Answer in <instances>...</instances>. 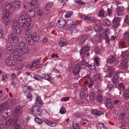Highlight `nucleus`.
Listing matches in <instances>:
<instances>
[{"label": "nucleus", "mask_w": 129, "mask_h": 129, "mask_svg": "<svg viewBox=\"0 0 129 129\" xmlns=\"http://www.w3.org/2000/svg\"><path fill=\"white\" fill-rule=\"evenodd\" d=\"M2 78L4 82H6L8 80L7 75L6 73L2 74Z\"/></svg>", "instance_id": "obj_44"}, {"label": "nucleus", "mask_w": 129, "mask_h": 129, "mask_svg": "<svg viewBox=\"0 0 129 129\" xmlns=\"http://www.w3.org/2000/svg\"><path fill=\"white\" fill-rule=\"evenodd\" d=\"M3 17L8 18L9 15V12L8 10H5L4 11L3 13Z\"/></svg>", "instance_id": "obj_41"}, {"label": "nucleus", "mask_w": 129, "mask_h": 129, "mask_svg": "<svg viewBox=\"0 0 129 129\" xmlns=\"http://www.w3.org/2000/svg\"><path fill=\"white\" fill-rule=\"evenodd\" d=\"M103 34H104V37H103V38L104 39L108 37V35L109 34V33L107 31L105 30V33H103Z\"/></svg>", "instance_id": "obj_60"}, {"label": "nucleus", "mask_w": 129, "mask_h": 129, "mask_svg": "<svg viewBox=\"0 0 129 129\" xmlns=\"http://www.w3.org/2000/svg\"><path fill=\"white\" fill-rule=\"evenodd\" d=\"M35 120L39 124H41L43 122V121L41 119L38 117L36 118L35 119Z\"/></svg>", "instance_id": "obj_53"}, {"label": "nucleus", "mask_w": 129, "mask_h": 129, "mask_svg": "<svg viewBox=\"0 0 129 129\" xmlns=\"http://www.w3.org/2000/svg\"><path fill=\"white\" fill-rule=\"evenodd\" d=\"M90 47L88 46H84L81 49L80 52V54H83L85 52H87V51L89 50Z\"/></svg>", "instance_id": "obj_20"}, {"label": "nucleus", "mask_w": 129, "mask_h": 129, "mask_svg": "<svg viewBox=\"0 0 129 129\" xmlns=\"http://www.w3.org/2000/svg\"><path fill=\"white\" fill-rule=\"evenodd\" d=\"M53 5V3L51 2H49L46 3V7L47 8L49 9Z\"/></svg>", "instance_id": "obj_46"}, {"label": "nucleus", "mask_w": 129, "mask_h": 129, "mask_svg": "<svg viewBox=\"0 0 129 129\" xmlns=\"http://www.w3.org/2000/svg\"><path fill=\"white\" fill-rule=\"evenodd\" d=\"M108 71L109 73V75L110 76H112L115 72V69L114 68L112 67H109L108 69Z\"/></svg>", "instance_id": "obj_23"}, {"label": "nucleus", "mask_w": 129, "mask_h": 129, "mask_svg": "<svg viewBox=\"0 0 129 129\" xmlns=\"http://www.w3.org/2000/svg\"><path fill=\"white\" fill-rule=\"evenodd\" d=\"M12 4L13 8H18L20 6V3L17 1H16L13 2Z\"/></svg>", "instance_id": "obj_26"}, {"label": "nucleus", "mask_w": 129, "mask_h": 129, "mask_svg": "<svg viewBox=\"0 0 129 129\" xmlns=\"http://www.w3.org/2000/svg\"><path fill=\"white\" fill-rule=\"evenodd\" d=\"M26 13L28 14L29 17H33L35 16V11L32 10L28 11Z\"/></svg>", "instance_id": "obj_34"}, {"label": "nucleus", "mask_w": 129, "mask_h": 129, "mask_svg": "<svg viewBox=\"0 0 129 129\" xmlns=\"http://www.w3.org/2000/svg\"><path fill=\"white\" fill-rule=\"evenodd\" d=\"M73 129H80V125L76 123H73Z\"/></svg>", "instance_id": "obj_48"}, {"label": "nucleus", "mask_w": 129, "mask_h": 129, "mask_svg": "<svg viewBox=\"0 0 129 129\" xmlns=\"http://www.w3.org/2000/svg\"><path fill=\"white\" fill-rule=\"evenodd\" d=\"M19 18H24V19H29L27 18V13L26 12H22V14Z\"/></svg>", "instance_id": "obj_43"}, {"label": "nucleus", "mask_w": 129, "mask_h": 129, "mask_svg": "<svg viewBox=\"0 0 129 129\" xmlns=\"http://www.w3.org/2000/svg\"><path fill=\"white\" fill-rule=\"evenodd\" d=\"M76 24L75 23L71 24L70 27L69 29H74L76 28Z\"/></svg>", "instance_id": "obj_59"}, {"label": "nucleus", "mask_w": 129, "mask_h": 129, "mask_svg": "<svg viewBox=\"0 0 129 129\" xmlns=\"http://www.w3.org/2000/svg\"><path fill=\"white\" fill-rule=\"evenodd\" d=\"M96 100L98 102H102L103 101V98L102 96L100 94L97 96Z\"/></svg>", "instance_id": "obj_42"}, {"label": "nucleus", "mask_w": 129, "mask_h": 129, "mask_svg": "<svg viewBox=\"0 0 129 129\" xmlns=\"http://www.w3.org/2000/svg\"><path fill=\"white\" fill-rule=\"evenodd\" d=\"M118 76L117 75L113 77V80L114 83H117L118 82Z\"/></svg>", "instance_id": "obj_58"}, {"label": "nucleus", "mask_w": 129, "mask_h": 129, "mask_svg": "<svg viewBox=\"0 0 129 129\" xmlns=\"http://www.w3.org/2000/svg\"><path fill=\"white\" fill-rule=\"evenodd\" d=\"M114 86L113 85L109 84L107 86V89H109L110 91L112 90L113 89Z\"/></svg>", "instance_id": "obj_54"}, {"label": "nucleus", "mask_w": 129, "mask_h": 129, "mask_svg": "<svg viewBox=\"0 0 129 129\" xmlns=\"http://www.w3.org/2000/svg\"><path fill=\"white\" fill-rule=\"evenodd\" d=\"M58 23H57V26L58 28H60L64 27L65 26L66 24H68V21L66 22L65 20H58Z\"/></svg>", "instance_id": "obj_8"}, {"label": "nucleus", "mask_w": 129, "mask_h": 129, "mask_svg": "<svg viewBox=\"0 0 129 129\" xmlns=\"http://www.w3.org/2000/svg\"><path fill=\"white\" fill-rule=\"evenodd\" d=\"M40 61L39 60H37L33 61L32 63V64L34 67H36L39 64V63L40 62Z\"/></svg>", "instance_id": "obj_37"}, {"label": "nucleus", "mask_w": 129, "mask_h": 129, "mask_svg": "<svg viewBox=\"0 0 129 129\" xmlns=\"http://www.w3.org/2000/svg\"><path fill=\"white\" fill-rule=\"evenodd\" d=\"M50 9H48L45 7L44 9L43 12L45 14L47 15L50 13Z\"/></svg>", "instance_id": "obj_47"}, {"label": "nucleus", "mask_w": 129, "mask_h": 129, "mask_svg": "<svg viewBox=\"0 0 129 129\" xmlns=\"http://www.w3.org/2000/svg\"><path fill=\"white\" fill-rule=\"evenodd\" d=\"M120 47L122 48L126 47V45L124 41H122L120 43Z\"/></svg>", "instance_id": "obj_62"}, {"label": "nucleus", "mask_w": 129, "mask_h": 129, "mask_svg": "<svg viewBox=\"0 0 129 129\" xmlns=\"http://www.w3.org/2000/svg\"><path fill=\"white\" fill-rule=\"evenodd\" d=\"M19 39L16 35L14 34H12L8 36V40L11 42H13L15 43H17Z\"/></svg>", "instance_id": "obj_9"}, {"label": "nucleus", "mask_w": 129, "mask_h": 129, "mask_svg": "<svg viewBox=\"0 0 129 129\" xmlns=\"http://www.w3.org/2000/svg\"><path fill=\"white\" fill-rule=\"evenodd\" d=\"M36 103L38 106H42L43 104V103L41 101V99L40 98H36Z\"/></svg>", "instance_id": "obj_31"}, {"label": "nucleus", "mask_w": 129, "mask_h": 129, "mask_svg": "<svg viewBox=\"0 0 129 129\" xmlns=\"http://www.w3.org/2000/svg\"><path fill=\"white\" fill-rule=\"evenodd\" d=\"M30 6L32 9H36L37 7L38 6V4H30Z\"/></svg>", "instance_id": "obj_51"}, {"label": "nucleus", "mask_w": 129, "mask_h": 129, "mask_svg": "<svg viewBox=\"0 0 129 129\" xmlns=\"http://www.w3.org/2000/svg\"><path fill=\"white\" fill-rule=\"evenodd\" d=\"M42 78L43 79H45L50 82L51 81V79L49 75L43 74L42 75Z\"/></svg>", "instance_id": "obj_33"}, {"label": "nucleus", "mask_w": 129, "mask_h": 129, "mask_svg": "<svg viewBox=\"0 0 129 129\" xmlns=\"http://www.w3.org/2000/svg\"><path fill=\"white\" fill-rule=\"evenodd\" d=\"M127 61L123 60L119 65V68L122 69L123 70L126 69L127 67Z\"/></svg>", "instance_id": "obj_17"}, {"label": "nucleus", "mask_w": 129, "mask_h": 129, "mask_svg": "<svg viewBox=\"0 0 129 129\" xmlns=\"http://www.w3.org/2000/svg\"><path fill=\"white\" fill-rule=\"evenodd\" d=\"M105 105L106 107L110 109L113 108V101L111 98L107 97L106 98Z\"/></svg>", "instance_id": "obj_5"}, {"label": "nucleus", "mask_w": 129, "mask_h": 129, "mask_svg": "<svg viewBox=\"0 0 129 129\" xmlns=\"http://www.w3.org/2000/svg\"><path fill=\"white\" fill-rule=\"evenodd\" d=\"M12 4L10 3H8L5 6V9L6 10H8L13 8Z\"/></svg>", "instance_id": "obj_39"}, {"label": "nucleus", "mask_w": 129, "mask_h": 129, "mask_svg": "<svg viewBox=\"0 0 129 129\" xmlns=\"http://www.w3.org/2000/svg\"><path fill=\"white\" fill-rule=\"evenodd\" d=\"M73 14V12H66L65 15V16L66 18H68L70 17Z\"/></svg>", "instance_id": "obj_52"}, {"label": "nucleus", "mask_w": 129, "mask_h": 129, "mask_svg": "<svg viewBox=\"0 0 129 129\" xmlns=\"http://www.w3.org/2000/svg\"><path fill=\"white\" fill-rule=\"evenodd\" d=\"M16 123L15 120H12L11 119H10L7 121L6 123V127L8 128L11 125H13Z\"/></svg>", "instance_id": "obj_16"}, {"label": "nucleus", "mask_w": 129, "mask_h": 129, "mask_svg": "<svg viewBox=\"0 0 129 129\" xmlns=\"http://www.w3.org/2000/svg\"><path fill=\"white\" fill-rule=\"evenodd\" d=\"M80 69V67L79 64H77L76 65L73 71V74L75 75H77L79 73Z\"/></svg>", "instance_id": "obj_13"}, {"label": "nucleus", "mask_w": 129, "mask_h": 129, "mask_svg": "<svg viewBox=\"0 0 129 129\" xmlns=\"http://www.w3.org/2000/svg\"><path fill=\"white\" fill-rule=\"evenodd\" d=\"M124 8L122 6H118L115 11V14L118 16L122 15L124 13Z\"/></svg>", "instance_id": "obj_6"}, {"label": "nucleus", "mask_w": 129, "mask_h": 129, "mask_svg": "<svg viewBox=\"0 0 129 129\" xmlns=\"http://www.w3.org/2000/svg\"><path fill=\"white\" fill-rule=\"evenodd\" d=\"M1 106L3 109L4 108H7L9 106L8 104L6 102H5L2 103L1 105Z\"/></svg>", "instance_id": "obj_45"}, {"label": "nucleus", "mask_w": 129, "mask_h": 129, "mask_svg": "<svg viewBox=\"0 0 129 129\" xmlns=\"http://www.w3.org/2000/svg\"><path fill=\"white\" fill-rule=\"evenodd\" d=\"M81 18L83 20L90 19L94 22H95V20L94 18H90L88 17L85 15H81Z\"/></svg>", "instance_id": "obj_24"}, {"label": "nucleus", "mask_w": 129, "mask_h": 129, "mask_svg": "<svg viewBox=\"0 0 129 129\" xmlns=\"http://www.w3.org/2000/svg\"><path fill=\"white\" fill-rule=\"evenodd\" d=\"M88 38V36L86 35H84L79 37L77 41V43L79 45H83Z\"/></svg>", "instance_id": "obj_4"}, {"label": "nucleus", "mask_w": 129, "mask_h": 129, "mask_svg": "<svg viewBox=\"0 0 129 129\" xmlns=\"http://www.w3.org/2000/svg\"><path fill=\"white\" fill-rule=\"evenodd\" d=\"M5 63L8 66H14L17 64V62L14 57H10L6 59Z\"/></svg>", "instance_id": "obj_3"}, {"label": "nucleus", "mask_w": 129, "mask_h": 129, "mask_svg": "<svg viewBox=\"0 0 129 129\" xmlns=\"http://www.w3.org/2000/svg\"><path fill=\"white\" fill-rule=\"evenodd\" d=\"M42 112V109L38 106H35L32 108V113L37 115H40Z\"/></svg>", "instance_id": "obj_7"}, {"label": "nucleus", "mask_w": 129, "mask_h": 129, "mask_svg": "<svg viewBox=\"0 0 129 129\" xmlns=\"http://www.w3.org/2000/svg\"><path fill=\"white\" fill-rule=\"evenodd\" d=\"M24 26L25 29V35H30L31 31V29L33 28L34 22L31 19H28V21Z\"/></svg>", "instance_id": "obj_1"}, {"label": "nucleus", "mask_w": 129, "mask_h": 129, "mask_svg": "<svg viewBox=\"0 0 129 129\" xmlns=\"http://www.w3.org/2000/svg\"><path fill=\"white\" fill-rule=\"evenodd\" d=\"M34 77L35 79L37 80H41L42 79V77L41 76L38 74L35 75H34Z\"/></svg>", "instance_id": "obj_50"}, {"label": "nucleus", "mask_w": 129, "mask_h": 129, "mask_svg": "<svg viewBox=\"0 0 129 129\" xmlns=\"http://www.w3.org/2000/svg\"><path fill=\"white\" fill-rule=\"evenodd\" d=\"M107 62L113 64L114 65H117L118 63V61L116 58L113 55L110 56L109 58L107 60Z\"/></svg>", "instance_id": "obj_10"}, {"label": "nucleus", "mask_w": 129, "mask_h": 129, "mask_svg": "<svg viewBox=\"0 0 129 129\" xmlns=\"http://www.w3.org/2000/svg\"><path fill=\"white\" fill-rule=\"evenodd\" d=\"M118 87L119 88H121L123 90H124L125 89V86L123 83H120L118 85Z\"/></svg>", "instance_id": "obj_61"}, {"label": "nucleus", "mask_w": 129, "mask_h": 129, "mask_svg": "<svg viewBox=\"0 0 129 129\" xmlns=\"http://www.w3.org/2000/svg\"><path fill=\"white\" fill-rule=\"evenodd\" d=\"M13 109L10 108L3 110L1 114V116L2 117L5 119L6 117L11 116L13 114Z\"/></svg>", "instance_id": "obj_2"}, {"label": "nucleus", "mask_w": 129, "mask_h": 129, "mask_svg": "<svg viewBox=\"0 0 129 129\" xmlns=\"http://www.w3.org/2000/svg\"><path fill=\"white\" fill-rule=\"evenodd\" d=\"M123 37L124 38H128L129 37V31L126 32L124 34Z\"/></svg>", "instance_id": "obj_64"}, {"label": "nucleus", "mask_w": 129, "mask_h": 129, "mask_svg": "<svg viewBox=\"0 0 129 129\" xmlns=\"http://www.w3.org/2000/svg\"><path fill=\"white\" fill-rule=\"evenodd\" d=\"M96 126L98 129H106V127L102 123H98L96 124Z\"/></svg>", "instance_id": "obj_27"}, {"label": "nucleus", "mask_w": 129, "mask_h": 129, "mask_svg": "<svg viewBox=\"0 0 129 129\" xmlns=\"http://www.w3.org/2000/svg\"><path fill=\"white\" fill-rule=\"evenodd\" d=\"M95 93L94 92H92L90 95L89 98L90 100L94 101L95 100Z\"/></svg>", "instance_id": "obj_36"}, {"label": "nucleus", "mask_w": 129, "mask_h": 129, "mask_svg": "<svg viewBox=\"0 0 129 129\" xmlns=\"http://www.w3.org/2000/svg\"><path fill=\"white\" fill-rule=\"evenodd\" d=\"M18 23H19L16 20H12L11 26L12 29L16 27H18Z\"/></svg>", "instance_id": "obj_22"}, {"label": "nucleus", "mask_w": 129, "mask_h": 129, "mask_svg": "<svg viewBox=\"0 0 129 129\" xmlns=\"http://www.w3.org/2000/svg\"><path fill=\"white\" fill-rule=\"evenodd\" d=\"M32 36V40H33V42H36L39 40V37L37 36V35L35 34H34Z\"/></svg>", "instance_id": "obj_40"}, {"label": "nucleus", "mask_w": 129, "mask_h": 129, "mask_svg": "<svg viewBox=\"0 0 129 129\" xmlns=\"http://www.w3.org/2000/svg\"><path fill=\"white\" fill-rule=\"evenodd\" d=\"M67 43L68 42L66 39L61 38L59 43V44L60 46H63L66 45Z\"/></svg>", "instance_id": "obj_21"}, {"label": "nucleus", "mask_w": 129, "mask_h": 129, "mask_svg": "<svg viewBox=\"0 0 129 129\" xmlns=\"http://www.w3.org/2000/svg\"><path fill=\"white\" fill-rule=\"evenodd\" d=\"M2 19L4 23L6 25H8L9 23V21L8 18L6 17H3Z\"/></svg>", "instance_id": "obj_35"}, {"label": "nucleus", "mask_w": 129, "mask_h": 129, "mask_svg": "<svg viewBox=\"0 0 129 129\" xmlns=\"http://www.w3.org/2000/svg\"><path fill=\"white\" fill-rule=\"evenodd\" d=\"M26 45H25L24 43L22 42H20L18 44V46L19 49L20 50H21Z\"/></svg>", "instance_id": "obj_38"}, {"label": "nucleus", "mask_w": 129, "mask_h": 129, "mask_svg": "<svg viewBox=\"0 0 129 129\" xmlns=\"http://www.w3.org/2000/svg\"><path fill=\"white\" fill-rule=\"evenodd\" d=\"M124 98L126 100H127L129 98V90H126L123 95Z\"/></svg>", "instance_id": "obj_29"}, {"label": "nucleus", "mask_w": 129, "mask_h": 129, "mask_svg": "<svg viewBox=\"0 0 129 129\" xmlns=\"http://www.w3.org/2000/svg\"><path fill=\"white\" fill-rule=\"evenodd\" d=\"M125 22L127 24H129V15H127L126 16Z\"/></svg>", "instance_id": "obj_56"}, {"label": "nucleus", "mask_w": 129, "mask_h": 129, "mask_svg": "<svg viewBox=\"0 0 129 129\" xmlns=\"http://www.w3.org/2000/svg\"><path fill=\"white\" fill-rule=\"evenodd\" d=\"M13 51L12 46L11 45H9L7 47L5 51V53L7 56H9L12 54Z\"/></svg>", "instance_id": "obj_12"}, {"label": "nucleus", "mask_w": 129, "mask_h": 129, "mask_svg": "<svg viewBox=\"0 0 129 129\" xmlns=\"http://www.w3.org/2000/svg\"><path fill=\"white\" fill-rule=\"evenodd\" d=\"M89 82L88 86L89 88L93 86L94 82L92 79L89 80Z\"/></svg>", "instance_id": "obj_63"}, {"label": "nucleus", "mask_w": 129, "mask_h": 129, "mask_svg": "<svg viewBox=\"0 0 129 129\" xmlns=\"http://www.w3.org/2000/svg\"><path fill=\"white\" fill-rule=\"evenodd\" d=\"M28 21V19L23 20H19L18 23L20 24V26L23 27L25 26V23L27 22Z\"/></svg>", "instance_id": "obj_28"}, {"label": "nucleus", "mask_w": 129, "mask_h": 129, "mask_svg": "<svg viewBox=\"0 0 129 129\" xmlns=\"http://www.w3.org/2000/svg\"><path fill=\"white\" fill-rule=\"evenodd\" d=\"M86 90V89L85 88H83L81 89L80 96L82 99H83L85 97Z\"/></svg>", "instance_id": "obj_18"}, {"label": "nucleus", "mask_w": 129, "mask_h": 129, "mask_svg": "<svg viewBox=\"0 0 129 129\" xmlns=\"http://www.w3.org/2000/svg\"><path fill=\"white\" fill-rule=\"evenodd\" d=\"M129 56V52L128 51H125L122 53L121 58L123 60H127Z\"/></svg>", "instance_id": "obj_15"}, {"label": "nucleus", "mask_w": 129, "mask_h": 129, "mask_svg": "<svg viewBox=\"0 0 129 129\" xmlns=\"http://www.w3.org/2000/svg\"><path fill=\"white\" fill-rule=\"evenodd\" d=\"M120 20L118 17L114 18L113 20L112 25L115 28H117L119 23Z\"/></svg>", "instance_id": "obj_11"}, {"label": "nucleus", "mask_w": 129, "mask_h": 129, "mask_svg": "<svg viewBox=\"0 0 129 129\" xmlns=\"http://www.w3.org/2000/svg\"><path fill=\"white\" fill-rule=\"evenodd\" d=\"M26 38V43L29 45H32L34 43L33 42L32 38V36L30 34V35Z\"/></svg>", "instance_id": "obj_14"}, {"label": "nucleus", "mask_w": 129, "mask_h": 129, "mask_svg": "<svg viewBox=\"0 0 129 129\" xmlns=\"http://www.w3.org/2000/svg\"><path fill=\"white\" fill-rule=\"evenodd\" d=\"M94 80L98 81L101 80V76L99 74H96L94 76Z\"/></svg>", "instance_id": "obj_49"}, {"label": "nucleus", "mask_w": 129, "mask_h": 129, "mask_svg": "<svg viewBox=\"0 0 129 129\" xmlns=\"http://www.w3.org/2000/svg\"><path fill=\"white\" fill-rule=\"evenodd\" d=\"M24 47L21 50L22 53L23 54H27L29 52V50L28 49V47L26 45L24 46Z\"/></svg>", "instance_id": "obj_25"}, {"label": "nucleus", "mask_w": 129, "mask_h": 129, "mask_svg": "<svg viewBox=\"0 0 129 129\" xmlns=\"http://www.w3.org/2000/svg\"><path fill=\"white\" fill-rule=\"evenodd\" d=\"M125 117V114L124 113H121L119 115L118 117L119 119H123Z\"/></svg>", "instance_id": "obj_55"}, {"label": "nucleus", "mask_w": 129, "mask_h": 129, "mask_svg": "<svg viewBox=\"0 0 129 129\" xmlns=\"http://www.w3.org/2000/svg\"><path fill=\"white\" fill-rule=\"evenodd\" d=\"M92 113L95 114L97 116H99L103 114V112L102 111H97L94 110L92 111Z\"/></svg>", "instance_id": "obj_32"}, {"label": "nucleus", "mask_w": 129, "mask_h": 129, "mask_svg": "<svg viewBox=\"0 0 129 129\" xmlns=\"http://www.w3.org/2000/svg\"><path fill=\"white\" fill-rule=\"evenodd\" d=\"M94 29L96 32H101L103 30L102 27L99 24L94 25Z\"/></svg>", "instance_id": "obj_19"}, {"label": "nucleus", "mask_w": 129, "mask_h": 129, "mask_svg": "<svg viewBox=\"0 0 129 129\" xmlns=\"http://www.w3.org/2000/svg\"><path fill=\"white\" fill-rule=\"evenodd\" d=\"M14 31L17 34H19L21 32L20 28L18 26L12 28Z\"/></svg>", "instance_id": "obj_30"}, {"label": "nucleus", "mask_w": 129, "mask_h": 129, "mask_svg": "<svg viewBox=\"0 0 129 129\" xmlns=\"http://www.w3.org/2000/svg\"><path fill=\"white\" fill-rule=\"evenodd\" d=\"M66 111L65 108L63 107H62L60 110V112L62 114L65 113Z\"/></svg>", "instance_id": "obj_57"}]
</instances>
